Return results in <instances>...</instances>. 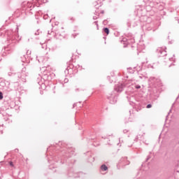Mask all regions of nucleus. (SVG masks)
<instances>
[{
    "label": "nucleus",
    "mask_w": 179,
    "mask_h": 179,
    "mask_svg": "<svg viewBox=\"0 0 179 179\" xmlns=\"http://www.w3.org/2000/svg\"><path fill=\"white\" fill-rule=\"evenodd\" d=\"M6 36H7L8 40H11L13 43H18V41L20 40V36H13V31L12 30H7L6 31Z\"/></svg>",
    "instance_id": "1"
},
{
    "label": "nucleus",
    "mask_w": 179,
    "mask_h": 179,
    "mask_svg": "<svg viewBox=\"0 0 179 179\" xmlns=\"http://www.w3.org/2000/svg\"><path fill=\"white\" fill-rule=\"evenodd\" d=\"M157 52L158 53V55H159V57H166V55H167V52L166 51V49L163 48H158L157 50Z\"/></svg>",
    "instance_id": "2"
},
{
    "label": "nucleus",
    "mask_w": 179,
    "mask_h": 179,
    "mask_svg": "<svg viewBox=\"0 0 179 179\" xmlns=\"http://www.w3.org/2000/svg\"><path fill=\"white\" fill-rule=\"evenodd\" d=\"M125 84H117L115 87V91L117 92V93H121L122 90H124V87H125Z\"/></svg>",
    "instance_id": "3"
},
{
    "label": "nucleus",
    "mask_w": 179,
    "mask_h": 179,
    "mask_svg": "<svg viewBox=\"0 0 179 179\" xmlns=\"http://www.w3.org/2000/svg\"><path fill=\"white\" fill-rule=\"evenodd\" d=\"M26 71V68L22 69V71L21 73H17L15 75L18 76L20 79H24L26 80L24 78L27 76V73H26L24 71Z\"/></svg>",
    "instance_id": "4"
},
{
    "label": "nucleus",
    "mask_w": 179,
    "mask_h": 179,
    "mask_svg": "<svg viewBox=\"0 0 179 179\" xmlns=\"http://www.w3.org/2000/svg\"><path fill=\"white\" fill-rule=\"evenodd\" d=\"M108 99H109L110 104H115V103H117V96L113 94L108 96Z\"/></svg>",
    "instance_id": "5"
},
{
    "label": "nucleus",
    "mask_w": 179,
    "mask_h": 179,
    "mask_svg": "<svg viewBox=\"0 0 179 179\" xmlns=\"http://www.w3.org/2000/svg\"><path fill=\"white\" fill-rule=\"evenodd\" d=\"M120 164L121 166L124 167V166H128L129 164V162L127 157H123L120 159Z\"/></svg>",
    "instance_id": "6"
},
{
    "label": "nucleus",
    "mask_w": 179,
    "mask_h": 179,
    "mask_svg": "<svg viewBox=\"0 0 179 179\" xmlns=\"http://www.w3.org/2000/svg\"><path fill=\"white\" fill-rule=\"evenodd\" d=\"M55 37L57 40H62V38H64V35H62L59 32H55Z\"/></svg>",
    "instance_id": "7"
},
{
    "label": "nucleus",
    "mask_w": 179,
    "mask_h": 179,
    "mask_svg": "<svg viewBox=\"0 0 179 179\" xmlns=\"http://www.w3.org/2000/svg\"><path fill=\"white\" fill-rule=\"evenodd\" d=\"M65 75H72V69L71 67H67L64 71Z\"/></svg>",
    "instance_id": "8"
},
{
    "label": "nucleus",
    "mask_w": 179,
    "mask_h": 179,
    "mask_svg": "<svg viewBox=\"0 0 179 179\" xmlns=\"http://www.w3.org/2000/svg\"><path fill=\"white\" fill-rule=\"evenodd\" d=\"M101 170L102 171H107V170H108V167H107V166H106V164H102V165L101 166Z\"/></svg>",
    "instance_id": "9"
},
{
    "label": "nucleus",
    "mask_w": 179,
    "mask_h": 179,
    "mask_svg": "<svg viewBox=\"0 0 179 179\" xmlns=\"http://www.w3.org/2000/svg\"><path fill=\"white\" fill-rule=\"evenodd\" d=\"M138 139L139 141H142L143 139V135H137L134 141H138Z\"/></svg>",
    "instance_id": "10"
},
{
    "label": "nucleus",
    "mask_w": 179,
    "mask_h": 179,
    "mask_svg": "<svg viewBox=\"0 0 179 179\" xmlns=\"http://www.w3.org/2000/svg\"><path fill=\"white\" fill-rule=\"evenodd\" d=\"M145 5H148L149 6L153 7V3L152 1H148V0H144Z\"/></svg>",
    "instance_id": "11"
},
{
    "label": "nucleus",
    "mask_w": 179,
    "mask_h": 179,
    "mask_svg": "<svg viewBox=\"0 0 179 179\" xmlns=\"http://www.w3.org/2000/svg\"><path fill=\"white\" fill-rule=\"evenodd\" d=\"M103 31H104L106 34H110V29H109L108 27L103 28Z\"/></svg>",
    "instance_id": "12"
},
{
    "label": "nucleus",
    "mask_w": 179,
    "mask_h": 179,
    "mask_svg": "<svg viewBox=\"0 0 179 179\" xmlns=\"http://www.w3.org/2000/svg\"><path fill=\"white\" fill-rule=\"evenodd\" d=\"M40 33H41V31H40V29H38L35 33L34 35L35 36H39Z\"/></svg>",
    "instance_id": "13"
},
{
    "label": "nucleus",
    "mask_w": 179,
    "mask_h": 179,
    "mask_svg": "<svg viewBox=\"0 0 179 179\" xmlns=\"http://www.w3.org/2000/svg\"><path fill=\"white\" fill-rule=\"evenodd\" d=\"M94 24H96L97 29H99V23L97 21L94 22Z\"/></svg>",
    "instance_id": "14"
},
{
    "label": "nucleus",
    "mask_w": 179,
    "mask_h": 179,
    "mask_svg": "<svg viewBox=\"0 0 179 179\" xmlns=\"http://www.w3.org/2000/svg\"><path fill=\"white\" fill-rule=\"evenodd\" d=\"M3 99V94L0 92V100H2Z\"/></svg>",
    "instance_id": "15"
},
{
    "label": "nucleus",
    "mask_w": 179,
    "mask_h": 179,
    "mask_svg": "<svg viewBox=\"0 0 179 179\" xmlns=\"http://www.w3.org/2000/svg\"><path fill=\"white\" fill-rule=\"evenodd\" d=\"M146 108H152V104L149 103L147 105Z\"/></svg>",
    "instance_id": "16"
},
{
    "label": "nucleus",
    "mask_w": 179,
    "mask_h": 179,
    "mask_svg": "<svg viewBox=\"0 0 179 179\" xmlns=\"http://www.w3.org/2000/svg\"><path fill=\"white\" fill-rule=\"evenodd\" d=\"M98 18H99V15H97V16H94V17H93L94 20H97Z\"/></svg>",
    "instance_id": "17"
},
{
    "label": "nucleus",
    "mask_w": 179,
    "mask_h": 179,
    "mask_svg": "<svg viewBox=\"0 0 179 179\" xmlns=\"http://www.w3.org/2000/svg\"><path fill=\"white\" fill-rule=\"evenodd\" d=\"M69 80H68V78H65L64 82V83H68Z\"/></svg>",
    "instance_id": "18"
},
{
    "label": "nucleus",
    "mask_w": 179,
    "mask_h": 179,
    "mask_svg": "<svg viewBox=\"0 0 179 179\" xmlns=\"http://www.w3.org/2000/svg\"><path fill=\"white\" fill-rule=\"evenodd\" d=\"M136 89H141V85H137L135 86Z\"/></svg>",
    "instance_id": "19"
},
{
    "label": "nucleus",
    "mask_w": 179,
    "mask_h": 179,
    "mask_svg": "<svg viewBox=\"0 0 179 179\" xmlns=\"http://www.w3.org/2000/svg\"><path fill=\"white\" fill-rule=\"evenodd\" d=\"M9 164H10V167H13V162H9Z\"/></svg>",
    "instance_id": "20"
},
{
    "label": "nucleus",
    "mask_w": 179,
    "mask_h": 179,
    "mask_svg": "<svg viewBox=\"0 0 179 179\" xmlns=\"http://www.w3.org/2000/svg\"><path fill=\"white\" fill-rule=\"evenodd\" d=\"M24 61H26V56H23V59H22V62H24Z\"/></svg>",
    "instance_id": "21"
},
{
    "label": "nucleus",
    "mask_w": 179,
    "mask_h": 179,
    "mask_svg": "<svg viewBox=\"0 0 179 179\" xmlns=\"http://www.w3.org/2000/svg\"><path fill=\"white\" fill-rule=\"evenodd\" d=\"M41 59H43V57H40V59H38V62H43Z\"/></svg>",
    "instance_id": "22"
},
{
    "label": "nucleus",
    "mask_w": 179,
    "mask_h": 179,
    "mask_svg": "<svg viewBox=\"0 0 179 179\" xmlns=\"http://www.w3.org/2000/svg\"><path fill=\"white\" fill-rule=\"evenodd\" d=\"M123 132H124V134L128 133V129H124V130H123Z\"/></svg>",
    "instance_id": "23"
},
{
    "label": "nucleus",
    "mask_w": 179,
    "mask_h": 179,
    "mask_svg": "<svg viewBox=\"0 0 179 179\" xmlns=\"http://www.w3.org/2000/svg\"><path fill=\"white\" fill-rule=\"evenodd\" d=\"M75 107H76V103H74V104L73 105V108H75Z\"/></svg>",
    "instance_id": "24"
},
{
    "label": "nucleus",
    "mask_w": 179,
    "mask_h": 179,
    "mask_svg": "<svg viewBox=\"0 0 179 179\" xmlns=\"http://www.w3.org/2000/svg\"><path fill=\"white\" fill-rule=\"evenodd\" d=\"M149 159H150V157L148 156V157H147L146 162H148V160H149Z\"/></svg>",
    "instance_id": "25"
},
{
    "label": "nucleus",
    "mask_w": 179,
    "mask_h": 179,
    "mask_svg": "<svg viewBox=\"0 0 179 179\" xmlns=\"http://www.w3.org/2000/svg\"><path fill=\"white\" fill-rule=\"evenodd\" d=\"M129 148H131L132 146V143L131 144H128Z\"/></svg>",
    "instance_id": "26"
},
{
    "label": "nucleus",
    "mask_w": 179,
    "mask_h": 179,
    "mask_svg": "<svg viewBox=\"0 0 179 179\" xmlns=\"http://www.w3.org/2000/svg\"><path fill=\"white\" fill-rule=\"evenodd\" d=\"M51 33H52V31H50H50H48V34H51Z\"/></svg>",
    "instance_id": "27"
},
{
    "label": "nucleus",
    "mask_w": 179,
    "mask_h": 179,
    "mask_svg": "<svg viewBox=\"0 0 179 179\" xmlns=\"http://www.w3.org/2000/svg\"><path fill=\"white\" fill-rule=\"evenodd\" d=\"M16 30H17V31H19V27H16Z\"/></svg>",
    "instance_id": "28"
},
{
    "label": "nucleus",
    "mask_w": 179,
    "mask_h": 179,
    "mask_svg": "<svg viewBox=\"0 0 179 179\" xmlns=\"http://www.w3.org/2000/svg\"><path fill=\"white\" fill-rule=\"evenodd\" d=\"M28 6H30V8H31V3H28Z\"/></svg>",
    "instance_id": "29"
},
{
    "label": "nucleus",
    "mask_w": 179,
    "mask_h": 179,
    "mask_svg": "<svg viewBox=\"0 0 179 179\" xmlns=\"http://www.w3.org/2000/svg\"><path fill=\"white\" fill-rule=\"evenodd\" d=\"M101 13H102V14L104 13V10H102V11L101 12Z\"/></svg>",
    "instance_id": "30"
},
{
    "label": "nucleus",
    "mask_w": 179,
    "mask_h": 179,
    "mask_svg": "<svg viewBox=\"0 0 179 179\" xmlns=\"http://www.w3.org/2000/svg\"><path fill=\"white\" fill-rule=\"evenodd\" d=\"M73 37H74V38H75V37H76V35H75V36H74V35L73 34Z\"/></svg>",
    "instance_id": "31"
},
{
    "label": "nucleus",
    "mask_w": 179,
    "mask_h": 179,
    "mask_svg": "<svg viewBox=\"0 0 179 179\" xmlns=\"http://www.w3.org/2000/svg\"><path fill=\"white\" fill-rule=\"evenodd\" d=\"M128 26H131V24H130V23H129V24H128Z\"/></svg>",
    "instance_id": "32"
},
{
    "label": "nucleus",
    "mask_w": 179,
    "mask_h": 179,
    "mask_svg": "<svg viewBox=\"0 0 179 179\" xmlns=\"http://www.w3.org/2000/svg\"><path fill=\"white\" fill-rule=\"evenodd\" d=\"M108 79H110V76H108Z\"/></svg>",
    "instance_id": "33"
},
{
    "label": "nucleus",
    "mask_w": 179,
    "mask_h": 179,
    "mask_svg": "<svg viewBox=\"0 0 179 179\" xmlns=\"http://www.w3.org/2000/svg\"><path fill=\"white\" fill-rule=\"evenodd\" d=\"M5 51H8V49H5Z\"/></svg>",
    "instance_id": "34"
},
{
    "label": "nucleus",
    "mask_w": 179,
    "mask_h": 179,
    "mask_svg": "<svg viewBox=\"0 0 179 179\" xmlns=\"http://www.w3.org/2000/svg\"><path fill=\"white\" fill-rule=\"evenodd\" d=\"M2 60V59L0 57V62Z\"/></svg>",
    "instance_id": "35"
},
{
    "label": "nucleus",
    "mask_w": 179,
    "mask_h": 179,
    "mask_svg": "<svg viewBox=\"0 0 179 179\" xmlns=\"http://www.w3.org/2000/svg\"><path fill=\"white\" fill-rule=\"evenodd\" d=\"M49 169H51V166H49Z\"/></svg>",
    "instance_id": "36"
},
{
    "label": "nucleus",
    "mask_w": 179,
    "mask_h": 179,
    "mask_svg": "<svg viewBox=\"0 0 179 179\" xmlns=\"http://www.w3.org/2000/svg\"><path fill=\"white\" fill-rule=\"evenodd\" d=\"M110 83H113V81H110Z\"/></svg>",
    "instance_id": "37"
},
{
    "label": "nucleus",
    "mask_w": 179,
    "mask_h": 179,
    "mask_svg": "<svg viewBox=\"0 0 179 179\" xmlns=\"http://www.w3.org/2000/svg\"><path fill=\"white\" fill-rule=\"evenodd\" d=\"M178 143H179V141H178Z\"/></svg>",
    "instance_id": "38"
}]
</instances>
